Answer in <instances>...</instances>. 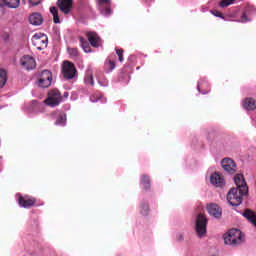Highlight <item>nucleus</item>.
<instances>
[{"mask_svg": "<svg viewBox=\"0 0 256 256\" xmlns=\"http://www.w3.org/2000/svg\"><path fill=\"white\" fill-rule=\"evenodd\" d=\"M30 5H32V7H35V5H39V3H41V0H28Z\"/></svg>", "mask_w": 256, "mask_h": 256, "instance_id": "31", "label": "nucleus"}, {"mask_svg": "<svg viewBox=\"0 0 256 256\" xmlns=\"http://www.w3.org/2000/svg\"><path fill=\"white\" fill-rule=\"evenodd\" d=\"M84 83L86 85H95V80H93V72L87 71L86 76L84 78Z\"/></svg>", "mask_w": 256, "mask_h": 256, "instance_id": "24", "label": "nucleus"}, {"mask_svg": "<svg viewBox=\"0 0 256 256\" xmlns=\"http://www.w3.org/2000/svg\"><path fill=\"white\" fill-rule=\"evenodd\" d=\"M140 213L141 215H147V213H149V204L142 203Z\"/></svg>", "mask_w": 256, "mask_h": 256, "instance_id": "27", "label": "nucleus"}, {"mask_svg": "<svg viewBox=\"0 0 256 256\" xmlns=\"http://www.w3.org/2000/svg\"><path fill=\"white\" fill-rule=\"evenodd\" d=\"M90 101H92V103H95V101H96V100H95V96H91V97H90Z\"/></svg>", "mask_w": 256, "mask_h": 256, "instance_id": "33", "label": "nucleus"}, {"mask_svg": "<svg viewBox=\"0 0 256 256\" xmlns=\"http://www.w3.org/2000/svg\"><path fill=\"white\" fill-rule=\"evenodd\" d=\"M211 13L215 17H220V19H225V17H223V14L221 12H219L218 10H212Z\"/></svg>", "mask_w": 256, "mask_h": 256, "instance_id": "30", "label": "nucleus"}, {"mask_svg": "<svg viewBox=\"0 0 256 256\" xmlns=\"http://www.w3.org/2000/svg\"><path fill=\"white\" fill-rule=\"evenodd\" d=\"M123 49H116V55H118V59L120 63H123Z\"/></svg>", "mask_w": 256, "mask_h": 256, "instance_id": "29", "label": "nucleus"}, {"mask_svg": "<svg viewBox=\"0 0 256 256\" xmlns=\"http://www.w3.org/2000/svg\"><path fill=\"white\" fill-rule=\"evenodd\" d=\"M210 183L214 185V187H225V179L217 172L211 174Z\"/></svg>", "mask_w": 256, "mask_h": 256, "instance_id": "15", "label": "nucleus"}, {"mask_svg": "<svg viewBox=\"0 0 256 256\" xmlns=\"http://www.w3.org/2000/svg\"><path fill=\"white\" fill-rule=\"evenodd\" d=\"M243 107L246 111H255L256 109V100L253 98H246L243 101Z\"/></svg>", "mask_w": 256, "mask_h": 256, "instance_id": "17", "label": "nucleus"}, {"mask_svg": "<svg viewBox=\"0 0 256 256\" xmlns=\"http://www.w3.org/2000/svg\"><path fill=\"white\" fill-rule=\"evenodd\" d=\"M141 185L144 187L146 191H149L151 189V178L147 175L141 176Z\"/></svg>", "mask_w": 256, "mask_h": 256, "instance_id": "20", "label": "nucleus"}, {"mask_svg": "<svg viewBox=\"0 0 256 256\" xmlns=\"http://www.w3.org/2000/svg\"><path fill=\"white\" fill-rule=\"evenodd\" d=\"M235 3V0H222L219 5L222 8L229 7V5H233Z\"/></svg>", "mask_w": 256, "mask_h": 256, "instance_id": "26", "label": "nucleus"}, {"mask_svg": "<svg viewBox=\"0 0 256 256\" xmlns=\"http://www.w3.org/2000/svg\"><path fill=\"white\" fill-rule=\"evenodd\" d=\"M61 101H63L61 92H59L57 89H53L48 92V98L44 101V103H46L49 107H57Z\"/></svg>", "mask_w": 256, "mask_h": 256, "instance_id": "5", "label": "nucleus"}, {"mask_svg": "<svg viewBox=\"0 0 256 256\" xmlns=\"http://www.w3.org/2000/svg\"><path fill=\"white\" fill-rule=\"evenodd\" d=\"M50 13L53 15L54 23H61V20L59 19V9L57 7H50Z\"/></svg>", "mask_w": 256, "mask_h": 256, "instance_id": "23", "label": "nucleus"}, {"mask_svg": "<svg viewBox=\"0 0 256 256\" xmlns=\"http://www.w3.org/2000/svg\"><path fill=\"white\" fill-rule=\"evenodd\" d=\"M68 53L71 57L79 56V50L77 48H68Z\"/></svg>", "mask_w": 256, "mask_h": 256, "instance_id": "28", "label": "nucleus"}, {"mask_svg": "<svg viewBox=\"0 0 256 256\" xmlns=\"http://www.w3.org/2000/svg\"><path fill=\"white\" fill-rule=\"evenodd\" d=\"M207 211L209 215H211L212 217H215L216 219H219L223 215V210L216 203L208 204Z\"/></svg>", "mask_w": 256, "mask_h": 256, "instance_id": "13", "label": "nucleus"}, {"mask_svg": "<svg viewBox=\"0 0 256 256\" xmlns=\"http://www.w3.org/2000/svg\"><path fill=\"white\" fill-rule=\"evenodd\" d=\"M249 21V18H247V14L243 13L241 17V23H247Z\"/></svg>", "mask_w": 256, "mask_h": 256, "instance_id": "32", "label": "nucleus"}, {"mask_svg": "<svg viewBox=\"0 0 256 256\" xmlns=\"http://www.w3.org/2000/svg\"><path fill=\"white\" fill-rule=\"evenodd\" d=\"M64 97L67 99V97H69V92H64Z\"/></svg>", "mask_w": 256, "mask_h": 256, "instance_id": "34", "label": "nucleus"}, {"mask_svg": "<svg viewBox=\"0 0 256 256\" xmlns=\"http://www.w3.org/2000/svg\"><path fill=\"white\" fill-rule=\"evenodd\" d=\"M7 71L5 69H0V89H3L7 84Z\"/></svg>", "mask_w": 256, "mask_h": 256, "instance_id": "21", "label": "nucleus"}, {"mask_svg": "<svg viewBox=\"0 0 256 256\" xmlns=\"http://www.w3.org/2000/svg\"><path fill=\"white\" fill-rule=\"evenodd\" d=\"M104 69L106 73H110V71H113V69H115V61L107 60L104 64Z\"/></svg>", "mask_w": 256, "mask_h": 256, "instance_id": "25", "label": "nucleus"}, {"mask_svg": "<svg viewBox=\"0 0 256 256\" xmlns=\"http://www.w3.org/2000/svg\"><path fill=\"white\" fill-rule=\"evenodd\" d=\"M32 45L38 49V51H43V49H47V45H49V38L47 35L38 32L32 36Z\"/></svg>", "mask_w": 256, "mask_h": 256, "instance_id": "3", "label": "nucleus"}, {"mask_svg": "<svg viewBox=\"0 0 256 256\" xmlns=\"http://www.w3.org/2000/svg\"><path fill=\"white\" fill-rule=\"evenodd\" d=\"M51 115H57L56 125H65V123H67V115L65 112H53Z\"/></svg>", "mask_w": 256, "mask_h": 256, "instance_id": "18", "label": "nucleus"}, {"mask_svg": "<svg viewBox=\"0 0 256 256\" xmlns=\"http://www.w3.org/2000/svg\"><path fill=\"white\" fill-rule=\"evenodd\" d=\"M98 9L105 17L111 15V0H97Z\"/></svg>", "mask_w": 256, "mask_h": 256, "instance_id": "10", "label": "nucleus"}, {"mask_svg": "<svg viewBox=\"0 0 256 256\" xmlns=\"http://www.w3.org/2000/svg\"><path fill=\"white\" fill-rule=\"evenodd\" d=\"M57 6L64 15H69L73 9V0H58Z\"/></svg>", "mask_w": 256, "mask_h": 256, "instance_id": "11", "label": "nucleus"}, {"mask_svg": "<svg viewBox=\"0 0 256 256\" xmlns=\"http://www.w3.org/2000/svg\"><path fill=\"white\" fill-rule=\"evenodd\" d=\"M20 63L22 65V67H24V69H26L27 71H31L33 69H35V67H37V63L35 62V58L27 55L24 56L23 58H21Z\"/></svg>", "mask_w": 256, "mask_h": 256, "instance_id": "12", "label": "nucleus"}, {"mask_svg": "<svg viewBox=\"0 0 256 256\" xmlns=\"http://www.w3.org/2000/svg\"><path fill=\"white\" fill-rule=\"evenodd\" d=\"M51 81H53V75L51 74V71L44 70L41 72L38 79V86L42 87V89H47V87L51 85Z\"/></svg>", "mask_w": 256, "mask_h": 256, "instance_id": "7", "label": "nucleus"}, {"mask_svg": "<svg viewBox=\"0 0 256 256\" xmlns=\"http://www.w3.org/2000/svg\"><path fill=\"white\" fill-rule=\"evenodd\" d=\"M234 182L237 188H231L226 196V199L232 207H239L243 203V197L249 195V186L245 182V177L242 174H236Z\"/></svg>", "mask_w": 256, "mask_h": 256, "instance_id": "1", "label": "nucleus"}, {"mask_svg": "<svg viewBox=\"0 0 256 256\" xmlns=\"http://www.w3.org/2000/svg\"><path fill=\"white\" fill-rule=\"evenodd\" d=\"M4 7L9 9H17L21 5V0H2Z\"/></svg>", "mask_w": 256, "mask_h": 256, "instance_id": "19", "label": "nucleus"}, {"mask_svg": "<svg viewBox=\"0 0 256 256\" xmlns=\"http://www.w3.org/2000/svg\"><path fill=\"white\" fill-rule=\"evenodd\" d=\"M245 241V235L239 229H231L228 233L224 234L225 245H232V247H237Z\"/></svg>", "mask_w": 256, "mask_h": 256, "instance_id": "2", "label": "nucleus"}, {"mask_svg": "<svg viewBox=\"0 0 256 256\" xmlns=\"http://www.w3.org/2000/svg\"><path fill=\"white\" fill-rule=\"evenodd\" d=\"M62 75L64 79H73V77L77 75V69L75 68V64L69 61H64L62 66Z\"/></svg>", "mask_w": 256, "mask_h": 256, "instance_id": "6", "label": "nucleus"}, {"mask_svg": "<svg viewBox=\"0 0 256 256\" xmlns=\"http://www.w3.org/2000/svg\"><path fill=\"white\" fill-rule=\"evenodd\" d=\"M222 169L226 171V173H229V175H234V173H237V164L233 159L230 158H224L221 161Z\"/></svg>", "mask_w": 256, "mask_h": 256, "instance_id": "8", "label": "nucleus"}, {"mask_svg": "<svg viewBox=\"0 0 256 256\" xmlns=\"http://www.w3.org/2000/svg\"><path fill=\"white\" fill-rule=\"evenodd\" d=\"M86 37L91 47H101V37L96 32H87Z\"/></svg>", "mask_w": 256, "mask_h": 256, "instance_id": "14", "label": "nucleus"}, {"mask_svg": "<svg viewBox=\"0 0 256 256\" xmlns=\"http://www.w3.org/2000/svg\"><path fill=\"white\" fill-rule=\"evenodd\" d=\"M80 45L85 53H91V46L89 45V42L85 40L83 37H79Z\"/></svg>", "mask_w": 256, "mask_h": 256, "instance_id": "22", "label": "nucleus"}, {"mask_svg": "<svg viewBox=\"0 0 256 256\" xmlns=\"http://www.w3.org/2000/svg\"><path fill=\"white\" fill-rule=\"evenodd\" d=\"M29 23L34 26L43 25V16L40 13H32L29 16Z\"/></svg>", "mask_w": 256, "mask_h": 256, "instance_id": "16", "label": "nucleus"}, {"mask_svg": "<svg viewBox=\"0 0 256 256\" xmlns=\"http://www.w3.org/2000/svg\"><path fill=\"white\" fill-rule=\"evenodd\" d=\"M207 223V216H205L204 214H198L195 226L198 237H205V235L207 234Z\"/></svg>", "mask_w": 256, "mask_h": 256, "instance_id": "4", "label": "nucleus"}, {"mask_svg": "<svg viewBox=\"0 0 256 256\" xmlns=\"http://www.w3.org/2000/svg\"><path fill=\"white\" fill-rule=\"evenodd\" d=\"M179 241H183V235L180 234Z\"/></svg>", "mask_w": 256, "mask_h": 256, "instance_id": "35", "label": "nucleus"}, {"mask_svg": "<svg viewBox=\"0 0 256 256\" xmlns=\"http://www.w3.org/2000/svg\"><path fill=\"white\" fill-rule=\"evenodd\" d=\"M18 203L20 207H24V209H31L37 203V199L35 197L29 196H19Z\"/></svg>", "mask_w": 256, "mask_h": 256, "instance_id": "9", "label": "nucleus"}]
</instances>
